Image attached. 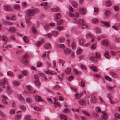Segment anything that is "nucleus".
Masks as SVG:
<instances>
[{
	"label": "nucleus",
	"mask_w": 120,
	"mask_h": 120,
	"mask_svg": "<svg viewBox=\"0 0 120 120\" xmlns=\"http://www.w3.org/2000/svg\"><path fill=\"white\" fill-rule=\"evenodd\" d=\"M109 2L108 1H106V4L108 7H109L111 5V4L110 2H111L109 0Z\"/></svg>",
	"instance_id": "47"
},
{
	"label": "nucleus",
	"mask_w": 120,
	"mask_h": 120,
	"mask_svg": "<svg viewBox=\"0 0 120 120\" xmlns=\"http://www.w3.org/2000/svg\"><path fill=\"white\" fill-rule=\"evenodd\" d=\"M2 37V40L4 41L5 42H6L8 39L7 37L3 35Z\"/></svg>",
	"instance_id": "31"
},
{
	"label": "nucleus",
	"mask_w": 120,
	"mask_h": 120,
	"mask_svg": "<svg viewBox=\"0 0 120 120\" xmlns=\"http://www.w3.org/2000/svg\"><path fill=\"white\" fill-rule=\"evenodd\" d=\"M105 79L106 80L110 81H111L112 80V79L108 76H105Z\"/></svg>",
	"instance_id": "53"
},
{
	"label": "nucleus",
	"mask_w": 120,
	"mask_h": 120,
	"mask_svg": "<svg viewBox=\"0 0 120 120\" xmlns=\"http://www.w3.org/2000/svg\"><path fill=\"white\" fill-rule=\"evenodd\" d=\"M110 12L109 11H106L104 13L105 16L107 17L109 16Z\"/></svg>",
	"instance_id": "39"
},
{
	"label": "nucleus",
	"mask_w": 120,
	"mask_h": 120,
	"mask_svg": "<svg viewBox=\"0 0 120 120\" xmlns=\"http://www.w3.org/2000/svg\"><path fill=\"white\" fill-rule=\"evenodd\" d=\"M3 8L6 11H10L12 10V8L9 6L4 5L3 6Z\"/></svg>",
	"instance_id": "3"
},
{
	"label": "nucleus",
	"mask_w": 120,
	"mask_h": 120,
	"mask_svg": "<svg viewBox=\"0 0 120 120\" xmlns=\"http://www.w3.org/2000/svg\"><path fill=\"white\" fill-rule=\"evenodd\" d=\"M95 53L96 56L97 58H99L100 57L101 55L99 53L97 52H95Z\"/></svg>",
	"instance_id": "44"
},
{
	"label": "nucleus",
	"mask_w": 120,
	"mask_h": 120,
	"mask_svg": "<svg viewBox=\"0 0 120 120\" xmlns=\"http://www.w3.org/2000/svg\"><path fill=\"white\" fill-rule=\"evenodd\" d=\"M109 52L108 51H106L104 54V56L106 58L109 59L110 58V56L109 54Z\"/></svg>",
	"instance_id": "13"
},
{
	"label": "nucleus",
	"mask_w": 120,
	"mask_h": 120,
	"mask_svg": "<svg viewBox=\"0 0 120 120\" xmlns=\"http://www.w3.org/2000/svg\"><path fill=\"white\" fill-rule=\"evenodd\" d=\"M2 97L3 99L2 101L3 104L5 105H8L9 104L8 102L6 101L5 100H8V98L4 95L2 96Z\"/></svg>",
	"instance_id": "5"
},
{
	"label": "nucleus",
	"mask_w": 120,
	"mask_h": 120,
	"mask_svg": "<svg viewBox=\"0 0 120 120\" xmlns=\"http://www.w3.org/2000/svg\"><path fill=\"white\" fill-rule=\"evenodd\" d=\"M99 20L95 18H94L92 19V21L93 23H96L98 22Z\"/></svg>",
	"instance_id": "43"
},
{
	"label": "nucleus",
	"mask_w": 120,
	"mask_h": 120,
	"mask_svg": "<svg viewBox=\"0 0 120 120\" xmlns=\"http://www.w3.org/2000/svg\"><path fill=\"white\" fill-rule=\"evenodd\" d=\"M90 69L93 70L94 71L96 72L98 70L97 67L95 66H92L90 68Z\"/></svg>",
	"instance_id": "23"
},
{
	"label": "nucleus",
	"mask_w": 120,
	"mask_h": 120,
	"mask_svg": "<svg viewBox=\"0 0 120 120\" xmlns=\"http://www.w3.org/2000/svg\"><path fill=\"white\" fill-rule=\"evenodd\" d=\"M2 97L3 99L2 101L3 104L5 105H8L9 104L8 102L6 101L5 100H8V98L4 95L2 96Z\"/></svg>",
	"instance_id": "6"
},
{
	"label": "nucleus",
	"mask_w": 120,
	"mask_h": 120,
	"mask_svg": "<svg viewBox=\"0 0 120 120\" xmlns=\"http://www.w3.org/2000/svg\"><path fill=\"white\" fill-rule=\"evenodd\" d=\"M60 118L61 120H67V118L65 115L62 114L60 115Z\"/></svg>",
	"instance_id": "11"
},
{
	"label": "nucleus",
	"mask_w": 120,
	"mask_h": 120,
	"mask_svg": "<svg viewBox=\"0 0 120 120\" xmlns=\"http://www.w3.org/2000/svg\"><path fill=\"white\" fill-rule=\"evenodd\" d=\"M42 65V63L40 62H38L37 63V66L38 67H40Z\"/></svg>",
	"instance_id": "63"
},
{
	"label": "nucleus",
	"mask_w": 120,
	"mask_h": 120,
	"mask_svg": "<svg viewBox=\"0 0 120 120\" xmlns=\"http://www.w3.org/2000/svg\"><path fill=\"white\" fill-rule=\"evenodd\" d=\"M34 83L37 86H39L40 85V82L39 80L38 81H34Z\"/></svg>",
	"instance_id": "30"
},
{
	"label": "nucleus",
	"mask_w": 120,
	"mask_h": 120,
	"mask_svg": "<svg viewBox=\"0 0 120 120\" xmlns=\"http://www.w3.org/2000/svg\"><path fill=\"white\" fill-rule=\"evenodd\" d=\"M27 87L29 91H31V89H32V87L30 85H28L27 86Z\"/></svg>",
	"instance_id": "61"
},
{
	"label": "nucleus",
	"mask_w": 120,
	"mask_h": 120,
	"mask_svg": "<svg viewBox=\"0 0 120 120\" xmlns=\"http://www.w3.org/2000/svg\"><path fill=\"white\" fill-rule=\"evenodd\" d=\"M9 30L12 32L13 33H15L16 31V29L14 27H10L9 29Z\"/></svg>",
	"instance_id": "15"
},
{
	"label": "nucleus",
	"mask_w": 120,
	"mask_h": 120,
	"mask_svg": "<svg viewBox=\"0 0 120 120\" xmlns=\"http://www.w3.org/2000/svg\"><path fill=\"white\" fill-rule=\"evenodd\" d=\"M20 107L23 111H24L26 110V107L24 105L21 106H20Z\"/></svg>",
	"instance_id": "64"
},
{
	"label": "nucleus",
	"mask_w": 120,
	"mask_h": 120,
	"mask_svg": "<svg viewBox=\"0 0 120 120\" xmlns=\"http://www.w3.org/2000/svg\"><path fill=\"white\" fill-rule=\"evenodd\" d=\"M22 72L24 75L25 76H26L27 75V71L26 70H24L22 71Z\"/></svg>",
	"instance_id": "58"
},
{
	"label": "nucleus",
	"mask_w": 120,
	"mask_h": 120,
	"mask_svg": "<svg viewBox=\"0 0 120 120\" xmlns=\"http://www.w3.org/2000/svg\"><path fill=\"white\" fill-rule=\"evenodd\" d=\"M31 117L30 115H28L25 116V119L26 120H30V119Z\"/></svg>",
	"instance_id": "35"
},
{
	"label": "nucleus",
	"mask_w": 120,
	"mask_h": 120,
	"mask_svg": "<svg viewBox=\"0 0 120 120\" xmlns=\"http://www.w3.org/2000/svg\"><path fill=\"white\" fill-rule=\"evenodd\" d=\"M35 99L38 102H42L43 101V100L38 95H36L35 96Z\"/></svg>",
	"instance_id": "8"
},
{
	"label": "nucleus",
	"mask_w": 120,
	"mask_h": 120,
	"mask_svg": "<svg viewBox=\"0 0 120 120\" xmlns=\"http://www.w3.org/2000/svg\"><path fill=\"white\" fill-rule=\"evenodd\" d=\"M82 49H78L76 51L77 53L79 54L82 53Z\"/></svg>",
	"instance_id": "40"
},
{
	"label": "nucleus",
	"mask_w": 120,
	"mask_h": 120,
	"mask_svg": "<svg viewBox=\"0 0 120 120\" xmlns=\"http://www.w3.org/2000/svg\"><path fill=\"white\" fill-rule=\"evenodd\" d=\"M56 16V18L57 19H59L61 18V14L60 13H56L55 14Z\"/></svg>",
	"instance_id": "37"
},
{
	"label": "nucleus",
	"mask_w": 120,
	"mask_h": 120,
	"mask_svg": "<svg viewBox=\"0 0 120 120\" xmlns=\"http://www.w3.org/2000/svg\"><path fill=\"white\" fill-rule=\"evenodd\" d=\"M15 86H19V83L18 81H15L12 83Z\"/></svg>",
	"instance_id": "29"
},
{
	"label": "nucleus",
	"mask_w": 120,
	"mask_h": 120,
	"mask_svg": "<svg viewBox=\"0 0 120 120\" xmlns=\"http://www.w3.org/2000/svg\"><path fill=\"white\" fill-rule=\"evenodd\" d=\"M23 38L24 41L26 43H27L29 41V40L27 37L26 36H25Z\"/></svg>",
	"instance_id": "32"
},
{
	"label": "nucleus",
	"mask_w": 120,
	"mask_h": 120,
	"mask_svg": "<svg viewBox=\"0 0 120 120\" xmlns=\"http://www.w3.org/2000/svg\"><path fill=\"white\" fill-rule=\"evenodd\" d=\"M75 96L76 98L77 99H79L81 97V94H79L78 93H76L75 94Z\"/></svg>",
	"instance_id": "38"
},
{
	"label": "nucleus",
	"mask_w": 120,
	"mask_h": 120,
	"mask_svg": "<svg viewBox=\"0 0 120 120\" xmlns=\"http://www.w3.org/2000/svg\"><path fill=\"white\" fill-rule=\"evenodd\" d=\"M78 22L82 24L85 23V22L83 19H80L79 20Z\"/></svg>",
	"instance_id": "33"
},
{
	"label": "nucleus",
	"mask_w": 120,
	"mask_h": 120,
	"mask_svg": "<svg viewBox=\"0 0 120 120\" xmlns=\"http://www.w3.org/2000/svg\"><path fill=\"white\" fill-rule=\"evenodd\" d=\"M7 74L8 76L12 77L14 76V74L13 72L10 71H8L7 72Z\"/></svg>",
	"instance_id": "21"
},
{
	"label": "nucleus",
	"mask_w": 120,
	"mask_h": 120,
	"mask_svg": "<svg viewBox=\"0 0 120 120\" xmlns=\"http://www.w3.org/2000/svg\"><path fill=\"white\" fill-rule=\"evenodd\" d=\"M34 77L35 79L36 80L35 81L39 80V79L38 76L36 74L34 75Z\"/></svg>",
	"instance_id": "49"
},
{
	"label": "nucleus",
	"mask_w": 120,
	"mask_h": 120,
	"mask_svg": "<svg viewBox=\"0 0 120 120\" xmlns=\"http://www.w3.org/2000/svg\"><path fill=\"white\" fill-rule=\"evenodd\" d=\"M2 97L3 99L2 101L3 104L5 105H8L9 104L8 102L6 101L5 100H8V98L4 95L2 96Z\"/></svg>",
	"instance_id": "4"
},
{
	"label": "nucleus",
	"mask_w": 120,
	"mask_h": 120,
	"mask_svg": "<svg viewBox=\"0 0 120 120\" xmlns=\"http://www.w3.org/2000/svg\"><path fill=\"white\" fill-rule=\"evenodd\" d=\"M102 22L103 24L106 26H109V23L107 22Z\"/></svg>",
	"instance_id": "60"
},
{
	"label": "nucleus",
	"mask_w": 120,
	"mask_h": 120,
	"mask_svg": "<svg viewBox=\"0 0 120 120\" xmlns=\"http://www.w3.org/2000/svg\"><path fill=\"white\" fill-rule=\"evenodd\" d=\"M96 44H93L92 45L91 48L92 49L94 50L96 48Z\"/></svg>",
	"instance_id": "51"
},
{
	"label": "nucleus",
	"mask_w": 120,
	"mask_h": 120,
	"mask_svg": "<svg viewBox=\"0 0 120 120\" xmlns=\"http://www.w3.org/2000/svg\"><path fill=\"white\" fill-rule=\"evenodd\" d=\"M47 99L49 102L50 104H52V99L50 98H47Z\"/></svg>",
	"instance_id": "59"
},
{
	"label": "nucleus",
	"mask_w": 120,
	"mask_h": 120,
	"mask_svg": "<svg viewBox=\"0 0 120 120\" xmlns=\"http://www.w3.org/2000/svg\"><path fill=\"white\" fill-rule=\"evenodd\" d=\"M51 33L53 34V35H56L58 34V32L57 31H54L52 32Z\"/></svg>",
	"instance_id": "54"
},
{
	"label": "nucleus",
	"mask_w": 120,
	"mask_h": 120,
	"mask_svg": "<svg viewBox=\"0 0 120 120\" xmlns=\"http://www.w3.org/2000/svg\"><path fill=\"white\" fill-rule=\"evenodd\" d=\"M85 42V41L82 39H81L79 40V44L81 45H83Z\"/></svg>",
	"instance_id": "27"
},
{
	"label": "nucleus",
	"mask_w": 120,
	"mask_h": 120,
	"mask_svg": "<svg viewBox=\"0 0 120 120\" xmlns=\"http://www.w3.org/2000/svg\"><path fill=\"white\" fill-rule=\"evenodd\" d=\"M102 45L106 46H108V41L107 40H103L102 41Z\"/></svg>",
	"instance_id": "10"
},
{
	"label": "nucleus",
	"mask_w": 120,
	"mask_h": 120,
	"mask_svg": "<svg viewBox=\"0 0 120 120\" xmlns=\"http://www.w3.org/2000/svg\"><path fill=\"white\" fill-rule=\"evenodd\" d=\"M111 75L114 78L117 77H118V75L115 73L111 72L110 73Z\"/></svg>",
	"instance_id": "18"
},
{
	"label": "nucleus",
	"mask_w": 120,
	"mask_h": 120,
	"mask_svg": "<svg viewBox=\"0 0 120 120\" xmlns=\"http://www.w3.org/2000/svg\"><path fill=\"white\" fill-rule=\"evenodd\" d=\"M80 67L81 68L85 70H86L87 69V68L85 65L82 64L81 65Z\"/></svg>",
	"instance_id": "55"
},
{
	"label": "nucleus",
	"mask_w": 120,
	"mask_h": 120,
	"mask_svg": "<svg viewBox=\"0 0 120 120\" xmlns=\"http://www.w3.org/2000/svg\"><path fill=\"white\" fill-rule=\"evenodd\" d=\"M112 27L116 30H117L119 29V27L115 26H113Z\"/></svg>",
	"instance_id": "62"
},
{
	"label": "nucleus",
	"mask_w": 120,
	"mask_h": 120,
	"mask_svg": "<svg viewBox=\"0 0 120 120\" xmlns=\"http://www.w3.org/2000/svg\"><path fill=\"white\" fill-rule=\"evenodd\" d=\"M13 8L17 10H18L20 9V7L18 5H15L13 7Z\"/></svg>",
	"instance_id": "24"
},
{
	"label": "nucleus",
	"mask_w": 120,
	"mask_h": 120,
	"mask_svg": "<svg viewBox=\"0 0 120 120\" xmlns=\"http://www.w3.org/2000/svg\"><path fill=\"white\" fill-rule=\"evenodd\" d=\"M15 112V110L14 109H11L9 111V113L11 114H14Z\"/></svg>",
	"instance_id": "46"
},
{
	"label": "nucleus",
	"mask_w": 120,
	"mask_h": 120,
	"mask_svg": "<svg viewBox=\"0 0 120 120\" xmlns=\"http://www.w3.org/2000/svg\"><path fill=\"white\" fill-rule=\"evenodd\" d=\"M114 116L115 117H117L118 119H120V114L118 113H116L114 115Z\"/></svg>",
	"instance_id": "48"
},
{
	"label": "nucleus",
	"mask_w": 120,
	"mask_h": 120,
	"mask_svg": "<svg viewBox=\"0 0 120 120\" xmlns=\"http://www.w3.org/2000/svg\"><path fill=\"white\" fill-rule=\"evenodd\" d=\"M21 116L20 115H17L15 116V119L16 120H20L21 118Z\"/></svg>",
	"instance_id": "28"
},
{
	"label": "nucleus",
	"mask_w": 120,
	"mask_h": 120,
	"mask_svg": "<svg viewBox=\"0 0 120 120\" xmlns=\"http://www.w3.org/2000/svg\"><path fill=\"white\" fill-rule=\"evenodd\" d=\"M71 52L70 50L68 48L65 49L64 51V53L66 55L69 54Z\"/></svg>",
	"instance_id": "16"
},
{
	"label": "nucleus",
	"mask_w": 120,
	"mask_h": 120,
	"mask_svg": "<svg viewBox=\"0 0 120 120\" xmlns=\"http://www.w3.org/2000/svg\"><path fill=\"white\" fill-rule=\"evenodd\" d=\"M97 99L95 96L94 95L91 96V98L90 100L91 102L93 103H95L97 101Z\"/></svg>",
	"instance_id": "7"
},
{
	"label": "nucleus",
	"mask_w": 120,
	"mask_h": 120,
	"mask_svg": "<svg viewBox=\"0 0 120 120\" xmlns=\"http://www.w3.org/2000/svg\"><path fill=\"white\" fill-rule=\"evenodd\" d=\"M82 111L83 112V113L85 114V115H86L87 116H90V115L89 114L88 112H86V111H84L83 110H82Z\"/></svg>",
	"instance_id": "41"
},
{
	"label": "nucleus",
	"mask_w": 120,
	"mask_h": 120,
	"mask_svg": "<svg viewBox=\"0 0 120 120\" xmlns=\"http://www.w3.org/2000/svg\"><path fill=\"white\" fill-rule=\"evenodd\" d=\"M71 4L72 6L75 8H77L78 6L77 3L74 1L72 2Z\"/></svg>",
	"instance_id": "19"
},
{
	"label": "nucleus",
	"mask_w": 120,
	"mask_h": 120,
	"mask_svg": "<svg viewBox=\"0 0 120 120\" xmlns=\"http://www.w3.org/2000/svg\"><path fill=\"white\" fill-rule=\"evenodd\" d=\"M6 79H4L2 80L0 82V84L1 86H3L5 84V82H6Z\"/></svg>",
	"instance_id": "25"
},
{
	"label": "nucleus",
	"mask_w": 120,
	"mask_h": 120,
	"mask_svg": "<svg viewBox=\"0 0 120 120\" xmlns=\"http://www.w3.org/2000/svg\"><path fill=\"white\" fill-rule=\"evenodd\" d=\"M79 103L82 105H84L85 104V102L84 100H80L79 101Z\"/></svg>",
	"instance_id": "36"
},
{
	"label": "nucleus",
	"mask_w": 120,
	"mask_h": 120,
	"mask_svg": "<svg viewBox=\"0 0 120 120\" xmlns=\"http://www.w3.org/2000/svg\"><path fill=\"white\" fill-rule=\"evenodd\" d=\"M44 41L43 40H42L41 41H38L36 43V45L37 46L39 47L42 44V43H44Z\"/></svg>",
	"instance_id": "14"
},
{
	"label": "nucleus",
	"mask_w": 120,
	"mask_h": 120,
	"mask_svg": "<svg viewBox=\"0 0 120 120\" xmlns=\"http://www.w3.org/2000/svg\"><path fill=\"white\" fill-rule=\"evenodd\" d=\"M79 11L82 15L85 14L86 12L85 10L82 8H80L79 10Z\"/></svg>",
	"instance_id": "17"
},
{
	"label": "nucleus",
	"mask_w": 120,
	"mask_h": 120,
	"mask_svg": "<svg viewBox=\"0 0 120 120\" xmlns=\"http://www.w3.org/2000/svg\"><path fill=\"white\" fill-rule=\"evenodd\" d=\"M18 97L19 99L21 101H22L23 100V98L22 95L20 94H18Z\"/></svg>",
	"instance_id": "20"
},
{
	"label": "nucleus",
	"mask_w": 120,
	"mask_h": 120,
	"mask_svg": "<svg viewBox=\"0 0 120 120\" xmlns=\"http://www.w3.org/2000/svg\"><path fill=\"white\" fill-rule=\"evenodd\" d=\"M57 30L59 31H60L62 30L64 28L62 27H60L59 26H58L57 27Z\"/></svg>",
	"instance_id": "50"
},
{
	"label": "nucleus",
	"mask_w": 120,
	"mask_h": 120,
	"mask_svg": "<svg viewBox=\"0 0 120 120\" xmlns=\"http://www.w3.org/2000/svg\"><path fill=\"white\" fill-rule=\"evenodd\" d=\"M51 11L54 12H58L59 11V9L58 8H51L50 9Z\"/></svg>",
	"instance_id": "12"
},
{
	"label": "nucleus",
	"mask_w": 120,
	"mask_h": 120,
	"mask_svg": "<svg viewBox=\"0 0 120 120\" xmlns=\"http://www.w3.org/2000/svg\"><path fill=\"white\" fill-rule=\"evenodd\" d=\"M81 87H84L85 86V82L83 81L82 80L81 82Z\"/></svg>",
	"instance_id": "52"
},
{
	"label": "nucleus",
	"mask_w": 120,
	"mask_h": 120,
	"mask_svg": "<svg viewBox=\"0 0 120 120\" xmlns=\"http://www.w3.org/2000/svg\"><path fill=\"white\" fill-rule=\"evenodd\" d=\"M96 32V33H98L101 32L100 30L98 28H96L95 29Z\"/></svg>",
	"instance_id": "57"
},
{
	"label": "nucleus",
	"mask_w": 120,
	"mask_h": 120,
	"mask_svg": "<svg viewBox=\"0 0 120 120\" xmlns=\"http://www.w3.org/2000/svg\"><path fill=\"white\" fill-rule=\"evenodd\" d=\"M26 14L29 16H32L35 14V11L33 9L28 10L26 11Z\"/></svg>",
	"instance_id": "1"
},
{
	"label": "nucleus",
	"mask_w": 120,
	"mask_h": 120,
	"mask_svg": "<svg viewBox=\"0 0 120 120\" xmlns=\"http://www.w3.org/2000/svg\"><path fill=\"white\" fill-rule=\"evenodd\" d=\"M44 47L45 48L48 49L50 48L51 47V45L50 44H47L45 45Z\"/></svg>",
	"instance_id": "42"
},
{
	"label": "nucleus",
	"mask_w": 120,
	"mask_h": 120,
	"mask_svg": "<svg viewBox=\"0 0 120 120\" xmlns=\"http://www.w3.org/2000/svg\"><path fill=\"white\" fill-rule=\"evenodd\" d=\"M71 46L73 49L75 50V43L74 42H73L71 44Z\"/></svg>",
	"instance_id": "45"
},
{
	"label": "nucleus",
	"mask_w": 120,
	"mask_h": 120,
	"mask_svg": "<svg viewBox=\"0 0 120 120\" xmlns=\"http://www.w3.org/2000/svg\"><path fill=\"white\" fill-rule=\"evenodd\" d=\"M29 56L28 54H25L24 56L22 57V63L24 64H26L27 63V59Z\"/></svg>",
	"instance_id": "2"
},
{
	"label": "nucleus",
	"mask_w": 120,
	"mask_h": 120,
	"mask_svg": "<svg viewBox=\"0 0 120 120\" xmlns=\"http://www.w3.org/2000/svg\"><path fill=\"white\" fill-rule=\"evenodd\" d=\"M27 102L28 103H30L32 102L31 100L29 98H27L26 99Z\"/></svg>",
	"instance_id": "56"
},
{
	"label": "nucleus",
	"mask_w": 120,
	"mask_h": 120,
	"mask_svg": "<svg viewBox=\"0 0 120 120\" xmlns=\"http://www.w3.org/2000/svg\"><path fill=\"white\" fill-rule=\"evenodd\" d=\"M71 72V69L70 68H68L65 70V73L67 74H69Z\"/></svg>",
	"instance_id": "22"
},
{
	"label": "nucleus",
	"mask_w": 120,
	"mask_h": 120,
	"mask_svg": "<svg viewBox=\"0 0 120 120\" xmlns=\"http://www.w3.org/2000/svg\"><path fill=\"white\" fill-rule=\"evenodd\" d=\"M102 113L103 114L102 116V119L104 120H106L108 118V116L107 114L105 112L103 111L102 112Z\"/></svg>",
	"instance_id": "9"
},
{
	"label": "nucleus",
	"mask_w": 120,
	"mask_h": 120,
	"mask_svg": "<svg viewBox=\"0 0 120 120\" xmlns=\"http://www.w3.org/2000/svg\"><path fill=\"white\" fill-rule=\"evenodd\" d=\"M63 21L62 19H61L59 21H57V25H60L63 23Z\"/></svg>",
	"instance_id": "34"
},
{
	"label": "nucleus",
	"mask_w": 120,
	"mask_h": 120,
	"mask_svg": "<svg viewBox=\"0 0 120 120\" xmlns=\"http://www.w3.org/2000/svg\"><path fill=\"white\" fill-rule=\"evenodd\" d=\"M86 37L87 38H94V36L90 33L88 34L86 36Z\"/></svg>",
	"instance_id": "26"
}]
</instances>
